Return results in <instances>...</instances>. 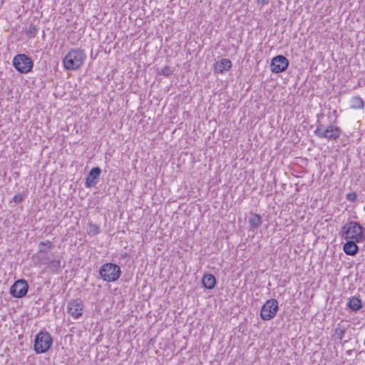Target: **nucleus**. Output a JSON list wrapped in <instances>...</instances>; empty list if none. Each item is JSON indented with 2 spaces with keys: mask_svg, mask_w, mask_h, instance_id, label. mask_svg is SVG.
<instances>
[{
  "mask_svg": "<svg viewBox=\"0 0 365 365\" xmlns=\"http://www.w3.org/2000/svg\"><path fill=\"white\" fill-rule=\"evenodd\" d=\"M278 309L277 301L274 299H269L262 306L260 311V317L263 320H270L276 316Z\"/></svg>",
  "mask_w": 365,
  "mask_h": 365,
  "instance_id": "obj_7",
  "label": "nucleus"
},
{
  "mask_svg": "<svg viewBox=\"0 0 365 365\" xmlns=\"http://www.w3.org/2000/svg\"><path fill=\"white\" fill-rule=\"evenodd\" d=\"M262 217L259 215L254 214L249 219V224L253 229L258 228L262 225Z\"/></svg>",
  "mask_w": 365,
  "mask_h": 365,
  "instance_id": "obj_18",
  "label": "nucleus"
},
{
  "mask_svg": "<svg viewBox=\"0 0 365 365\" xmlns=\"http://www.w3.org/2000/svg\"><path fill=\"white\" fill-rule=\"evenodd\" d=\"M202 283L205 288L212 289L215 286L216 279L213 274H205L202 277Z\"/></svg>",
  "mask_w": 365,
  "mask_h": 365,
  "instance_id": "obj_14",
  "label": "nucleus"
},
{
  "mask_svg": "<svg viewBox=\"0 0 365 365\" xmlns=\"http://www.w3.org/2000/svg\"><path fill=\"white\" fill-rule=\"evenodd\" d=\"M48 267L51 269L52 272H57L61 267V261L59 259L52 260L51 262H49Z\"/></svg>",
  "mask_w": 365,
  "mask_h": 365,
  "instance_id": "obj_19",
  "label": "nucleus"
},
{
  "mask_svg": "<svg viewBox=\"0 0 365 365\" xmlns=\"http://www.w3.org/2000/svg\"><path fill=\"white\" fill-rule=\"evenodd\" d=\"M29 289V284L25 279L16 280L10 287V294L16 298L24 297Z\"/></svg>",
  "mask_w": 365,
  "mask_h": 365,
  "instance_id": "obj_8",
  "label": "nucleus"
},
{
  "mask_svg": "<svg viewBox=\"0 0 365 365\" xmlns=\"http://www.w3.org/2000/svg\"><path fill=\"white\" fill-rule=\"evenodd\" d=\"M40 251H41V252H46V250H43V249H41V248L40 249Z\"/></svg>",
  "mask_w": 365,
  "mask_h": 365,
  "instance_id": "obj_27",
  "label": "nucleus"
},
{
  "mask_svg": "<svg viewBox=\"0 0 365 365\" xmlns=\"http://www.w3.org/2000/svg\"><path fill=\"white\" fill-rule=\"evenodd\" d=\"M100 232L99 227L95 224H89V233L93 235H97Z\"/></svg>",
  "mask_w": 365,
  "mask_h": 365,
  "instance_id": "obj_21",
  "label": "nucleus"
},
{
  "mask_svg": "<svg viewBox=\"0 0 365 365\" xmlns=\"http://www.w3.org/2000/svg\"><path fill=\"white\" fill-rule=\"evenodd\" d=\"M36 33H37L36 26L34 25H31L26 34L29 38H34L36 35Z\"/></svg>",
  "mask_w": 365,
  "mask_h": 365,
  "instance_id": "obj_20",
  "label": "nucleus"
},
{
  "mask_svg": "<svg viewBox=\"0 0 365 365\" xmlns=\"http://www.w3.org/2000/svg\"><path fill=\"white\" fill-rule=\"evenodd\" d=\"M348 200L353 202L356 199V194L355 192L349 193L346 195Z\"/></svg>",
  "mask_w": 365,
  "mask_h": 365,
  "instance_id": "obj_23",
  "label": "nucleus"
},
{
  "mask_svg": "<svg viewBox=\"0 0 365 365\" xmlns=\"http://www.w3.org/2000/svg\"><path fill=\"white\" fill-rule=\"evenodd\" d=\"M257 4H261L262 5H265L269 3V0H256Z\"/></svg>",
  "mask_w": 365,
  "mask_h": 365,
  "instance_id": "obj_26",
  "label": "nucleus"
},
{
  "mask_svg": "<svg viewBox=\"0 0 365 365\" xmlns=\"http://www.w3.org/2000/svg\"><path fill=\"white\" fill-rule=\"evenodd\" d=\"M39 246H46L48 249H52V247H53L52 242L50 241L41 242L39 244Z\"/></svg>",
  "mask_w": 365,
  "mask_h": 365,
  "instance_id": "obj_24",
  "label": "nucleus"
},
{
  "mask_svg": "<svg viewBox=\"0 0 365 365\" xmlns=\"http://www.w3.org/2000/svg\"><path fill=\"white\" fill-rule=\"evenodd\" d=\"M84 305L81 299H75L68 302L67 312L74 319L82 316Z\"/></svg>",
  "mask_w": 365,
  "mask_h": 365,
  "instance_id": "obj_9",
  "label": "nucleus"
},
{
  "mask_svg": "<svg viewBox=\"0 0 365 365\" xmlns=\"http://www.w3.org/2000/svg\"><path fill=\"white\" fill-rule=\"evenodd\" d=\"M364 210H365V207H364Z\"/></svg>",
  "mask_w": 365,
  "mask_h": 365,
  "instance_id": "obj_28",
  "label": "nucleus"
},
{
  "mask_svg": "<svg viewBox=\"0 0 365 365\" xmlns=\"http://www.w3.org/2000/svg\"><path fill=\"white\" fill-rule=\"evenodd\" d=\"M101 170L99 167L93 168L86 178V187H93L97 184V180L100 177Z\"/></svg>",
  "mask_w": 365,
  "mask_h": 365,
  "instance_id": "obj_11",
  "label": "nucleus"
},
{
  "mask_svg": "<svg viewBox=\"0 0 365 365\" xmlns=\"http://www.w3.org/2000/svg\"><path fill=\"white\" fill-rule=\"evenodd\" d=\"M13 65L21 73H27L33 68V61L25 54H18L14 58Z\"/></svg>",
  "mask_w": 365,
  "mask_h": 365,
  "instance_id": "obj_6",
  "label": "nucleus"
},
{
  "mask_svg": "<svg viewBox=\"0 0 365 365\" xmlns=\"http://www.w3.org/2000/svg\"><path fill=\"white\" fill-rule=\"evenodd\" d=\"M231 67V61L227 58H223L215 63L214 69L215 72L222 73L224 71L230 70Z\"/></svg>",
  "mask_w": 365,
  "mask_h": 365,
  "instance_id": "obj_13",
  "label": "nucleus"
},
{
  "mask_svg": "<svg viewBox=\"0 0 365 365\" xmlns=\"http://www.w3.org/2000/svg\"><path fill=\"white\" fill-rule=\"evenodd\" d=\"M13 200L16 203H19L23 200V197L21 195H16Z\"/></svg>",
  "mask_w": 365,
  "mask_h": 365,
  "instance_id": "obj_25",
  "label": "nucleus"
},
{
  "mask_svg": "<svg viewBox=\"0 0 365 365\" xmlns=\"http://www.w3.org/2000/svg\"><path fill=\"white\" fill-rule=\"evenodd\" d=\"M86 58V54L81 49L71 50L63 60L67 70H76L81 67Z\"/></svg>",
  "mask_w": 365,
  "mask_h": 365,
  "instance_id": "obj_2",
  "label": "nucleus"
},
{
  "mask_svg": "<svg viewBox=\"0 0 365 365\" xmlns=\"http://www.w3.org/2000/svg\"><path fill=\"white\" fill-rule=\"evenodd\" d=\"M120 268L118 265L113 263L104 264L99 270L101 278L106 282H115L120 276Z\"/></svg>",
  "mask_w": 365,
  "mask_h": 365,
  "instance_id": "obj_4",
  "label": "nucleus"
},
{
  "mask_svg": "<svg viewBox=\"0 0 365 365\" xmlns=\"http://www.w3.org/2000/svg\"><path fill=\"white\" fill-rule=\"evenodd\" d=\"M355 240H349L344 245V252L351 256H354L359 252V247Z\"/></svg>",
  "mask_w": 365,
  "mask_h": 365,
  "instance_id": "obj_12",
  "label": "nucleus"
},
{
  "mask_svg": "<svg viewBox=\"0 0 365 365\" xmlns=\"http://www.w3.org/2000/svg\"><path fill=\"white\" fill-rule=\"evenodd\" d=\"M365 230L359 222L349 221L342 227V237L346 240H353L361 242L365 240Z\"/></svg>",
  "mask_w": 365,
  "mask_h": 365,
  "instance_id": "obj_1",
  "label": "nucleus"
},
{
  "mask_svg": "<svg viewBox=\"0 0 365 365\" xmlns=\"http://www.w3.org/2000/svg\"><path fill=\"white\" fill-rule=\"evenodd\" d=\"M314 133L320 138H325L329 141H336L339 138L341 130L339 127L334 125H329L326 128L324 125L321 124L317 127Z\"/></svg>",
  "mask_w": 365,
  "mask_h": 365,
  "instance_id": "obj_3",
  "label": "nucleus"
},
{
  "mask_svg": "<svg viewBox=\"0 0 365 365\" xmlns=\"http://www.w3.org/2000/svg\"><path fill=\"white\" fill-rule=\"evenodd\" d=\"M288 66V59L282 55H278L272 59L270 69L272 72L277 73L284 71Z\"/></svg>",
  "mask_w": 365,
  "mask_h": 365,
  "instance_id": "obj_10",
  "label": "nucleus"
},
{
  "mask_svg": "<svg viewBox=\"0 0 365 365\" xmlns=\"http://www.w3.org/2000/svg\"><path fill=\"white\" fill-rule=\"evenodd\" d=\"M350 106L352 109H364V101L359 96H354L351 99Z\"/></svg>",
  "mask_w": 365,
  "mask_h": 365,
  "instance_id": "obj_16",
  "label": "nucleus"
},
{
  "mask_svg": "<svg viewBox=\"0 0 365 365\" xmlns=\"http://www.w3.org/2000/svg\"><path fill=\"white\" fill-rule=\"evenodd\" d=\"M161 73L165 76H169L172 74V71L168 66H165L162 69Z\"/></svg>",
  "mask_w": 365,
  "mask_h": 365,
  "instance_id": "obj_22",
  "label": "nucleus"
},
{
  "mask_svg": "<svg viewBox=\"0 0 365 365\" xmlns=\"http://www.w3.org/2000/svg\"><path fill=\"white\" fill-rule=\"evenodd\" d=\"M347 330V326H346L345 324H343L342 322L337 324L335 330H334V334L336 336L337 339L339 340H341L346 332Z\"/></svg>",
  "mask_w": 365,
  "mask_h": 365,
  "instance_id": "obj_17",
  "label": "nucleus"
},
{
  "mask_svg": "<svg viewBox=\"0 0 365 365\" xmlns=\"http://www.w3.org/2000/svg\"><path fill=\"white\" fill-rule=\"evenodd\" d=\"M347 306L354 312L359 310L362 307L361 300L356 297H353L347 303Z\"/></svg>",
  "mask_w": 365,
  "mask_h": 365,
  "instance_id": "obj_15",
  "label": "nucleus"
},
{
  "mask_svg": "<svg viewBox=\"0 0 365 365\" xmlns=\"http://www.w3.org/2000/svg\"><path fill=\"white\" fill-rule=\"evenodd\" d=\"M53 339L49 333L41 331L36 335L34 351L37 354L46 352L51 347Z\"/></svg>",
  "mask_w": 365,
  "mask_h": 365,
  "instance_id": "obj_5",
  "label": "nucleus"
}]
</instances>
